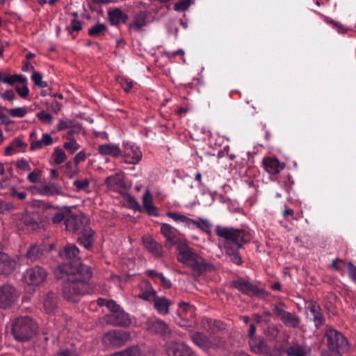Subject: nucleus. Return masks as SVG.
<instances>
[{
  "label": "nucleus",
  "mask_w": 356,
  "mask_h": 356,
  "mask_svg": "<svg viewBox=\"0 0 356 356\" xmlns=\"http://www.w3.org/2000/svg\"><path fill=\"white\" fill-rule=\"evenodd\" d=\"M55 277L64 280L62 288L63 298L76 302L88 293V282L92 276L90 268L83 264L77 266L63 265L55 270Z\"/></svg>",
  "instance_id": "1"
},
{
  "label": "nucleus",
  "mask_w": 356,
  "mask_h": 356,
  "mask_svg": "<svg viewBox=\"0 0 356 356\" xmlns=\"http://www.w3.org/2000/svg\"><path fill=\"white\" fill-rule=\"evenodd\" d=\"M177 258L179 262L190 268L193 272L199 275L207 271L214 270V266L211 263L207 262L188 246L181 249Z\"/></svg>",
  "instance_id": "2"
},
{
  "label": "nucleus",
  "mask_w": 356,
  "mask_h": 356,
  "mask_svg": "<svg viewBox=\"0 0 356 356\" xmlns=\"http://www.w3.org/2000/svg\"><path fill=\"white\" fill-rule=\"evenodd\" d=\"M216 234L218 236L225 240V248H234L236 250H239L244 243L251 240L250 233L243 229L232 227L217 225Z\"/></svg>",
  "instance_id": "3"
},
{
  "label": "nucleus",
  "mask_w": 356,
  "mask_h": 356,
  "mask_svg": "<svg viewBox=\"0 0 356 356\" xmlns=\"http://www.w3.org/2000/svg\"><path fill=\"white\" fill-rule=\"evenodd\" d=\"M14 339L20 342L30 340L37 332L38 325L27 316L16 318L10 323Z\"/></svg>",
  "instance_id": "4"
},
{
  "label": "nucleus",
  "mask_w": 356,
  "mask_h": 356,
  "mask_svg": "<svg viewBox=\"0 0 356 356\" xmlns=\"http://www.w3.org/2000/svg\"><path fill=\"white\" fill-rule=\"evenodd\" d=\"M327 346L332 350L339 353H347L350 350V344L347 338L333 327H327L325 334Z\"/></svg>",
  "instance_id": "5"
},
{
  "label": "nucleus",
  "mask_w": 356,
  "mask_h": 356,
  "mask_svg": "<svg viewBox=\"0 0 356 356\" xmlns=\"http://www.w3.org/2000/svg\"><path fill=\"white\" fill-rule=\"evenodd\" d=\"M232 286L243 294L252 297H264L266 292L256 284L243 277H238L232 282Z\"/></svg>",
  "instance_id": "6"
},
{
  "label": "nucleus",
  "mask_w": 356,
  "mask_h": 356,
  "mask_svg": "<svg viewBox=\"0 0 356 356\" xmlns=\"http://www.w3.org/2000/svg\"><path fill=\"white\" fill-rule=\"evenodd\" d=\"M19 291L13 285L4 284L0 286V308L11 307L19 299Z\"/></svg>",
  "instance_id": "7"
},
{
  "label": "nucleus",
  "mask_w": 356,
  "mask_h": 356,
  "mask_svg": "<svg viewBox=\"0 0 356 356\" xmlns=\"http://www.w3.org/2000/svg\"><path fill=\"white\" fill-rule=\"evenodd\" d=\"M284 304H280V305H273L272 311L286 326L293 328L298 327L300 323V318L295 314L284 310Z\"/></svg>",
  "instance_id": "8"
},
{
  "label": "nucleus",
  "mask_w": 356,
  "mask_h": 356,
  "mask_svg": "<svg viewBox=\"0 0 356 356\" xmlns=\"http://www.w3.org/2000/svg\"><path fill=\"white\" fill-rule=\"evenodd\" d=\"M179 307L178 312L181 318V322L179 323L180 326L186 328L194 327L196 325L195 321L192 320L195 314L194 307L187 302H181L179 303Z\"/></svg>",
  "instance_id": "9"
},
{
  "label": "nucleus",
  "mask_w": 356,
  "mask_h": 356,
  "mask_svg": "<svg viewBox=\"0 0 356 356\" xmlns=\"http://www.w3.org/2000/svg\"><path fill=\"white\" fill-rule=\"evenodd\" d=\"M106 187L113 191L122 193L130 188L124 180V176L122 172H118L108 176L105 181Z\"/></svg>",
  "instance_id": "10"
},
{
  "label": "nucleus",
  "mask_w": 356,
  "mask_h": 356,
  "mask_svg": "<svg viewBox=\"0 0 356 356\" xmlns=\"http://www.w3.org/2000/svg\"><path fill=\"white\" fill-rule=\"evenodd\" d=\"M130 339L127 332L112 330L106 333L102 339L103 343L108 346L120 347Z\"/></svg>",
  "instance_id": "11"
},
{
  "label": "nucleus",
  "mask_w": 356,
  "mask_h": 356,
  "mask_svg": "<svg viewBox=\"0 0 356 356\" xmlns=\"http://www.w3.org/2000/svg\"><path fill=\"white\" fill-rule=\"evenodd\" d=\"M123 147L122 155L126 163L136 165L141 160L142 152L135 144L126 142L123 143Z\"/></svg>",
  "instance_id": "12"
},
{
  "label": "nucleus",
  "mask_w": 356,
  "mask_h": 356,
  "mask_svg": "<svg viewBox=\"0 0 356 356\" xmlns=\"http://www.w3.org/2000/svg\"><path fill=\"white\" fill-rule=\"evenodd\" d=\"M46 270L40 266H35L26 270L24 279L29 285L38 286L46 279Z\"/></svg>",
  "instance_id": "13"
},
{
  "label": "nucleus",
  "mask_w": 356,
  "mask_h": 356,
  "mask_svg": "<svg viewBox=\"0 0 356 356\" xmlns=\"http://www.w3.org/2000/svg\"><path fill=\"white\" fill-rule=\"evenodd\" d=\"M30 149L35 151L43 148L45 146L51 145L54 140L50 134L45 133L42 135V138L38 140L36 131H32L30 134Z\"/></svg>",
  "instance_id": "14"
},
{
  "label": "nucleus",
  "mask_w": 356,
  "mask_h": 356,
  "mask_svg": "<svg viewBox=\"0 0 356 356\" xmlns=\"http://www.w3.org/2000/svg\"><path fill=\"white\" fill-rule=\"evenodd\" d=\"M264 170L270 175H277L285 168V163L275 157H265L262 161Z\"/></svg>",
  "instance_id": "15"
},
{
  "label": "nucleus",
  "mask_w": 356,
  "mask_h": 356,
  "mask_svg": "<svg viewBox=\"0 0 356 356\" xmlns=\"http://www.w3.org/2000/svg\"><path fill=\"white\" fill-rule=\"evenodd\" d=\"M146 329L153 333L166 336L170 334V330L168 325L159 319H149L145 323Z\"/></svg>",
  "instance_id": "16"
},
{
  "label": "nucleus",
  "mask_w": 356,
  "mask_h": 356,
  "mask_svg": "<svg viewBox=\"0 0 356 356\" xmlns=\"http://www.w3.org/2000/svg\"><path fill=\"white\" fill-rule=\"evenodd\" d=\"M248 345L250 351L256 355H264L270 350L265 339L260 336L256 338L249 339Z\"/></svg>",
  "instance_id": "17"
},
{
  "label": "nucleus",
  "mask_w": 356,
  "mask_h": 356,
  "mask_svg": "<svg viewBox=\"0 0 356 356\" xmlns=\"http://www.w3.org/2000/svg\"><path fill=\"white\" fill-rule=\"evenodd\" d=\"M161 232L166 241L171 245H175L179 241L180 233L175 227L167 223H162Z\"/></svg>",
  "instance_id": "18"
},
{
  "label": "nucleus",
  "mask_w": 356,
  "mask_h": 356,
  "mask_svg": "<svg viewBox=\"0 0 356 356\" xmlns=\"http://www.w3.org/2000/svg\"><path fill=\"white\" fill-rule=\"evenodd\" d=\"M307 309L313 317V321L316 327L321 326L325 318L321 312V307L318 304L314 301H309L307 303Z\"/></svg>",
  "instance_id": "19"
},
{
  "label": "nucleus",
  "mask_w": 356,
  "mask_h": 356,
  "mask_svg": "<svg viewBox=\"0 0 356 356\" xmlns=\"http://www.w3.org/2000/svg\"><path fill=\"white\" fill-rule=\"evenodd\" d=\"M38 192L40 195L48 197L64 195L62 187L58 184L52 182L42 184L38 188Z\"/></svg>",
  "instance_id": "20"
},
{
  "label": "nucleus",
  "mask_w": 356,
  "mask_h": 356,
  "mask_svg": "<svg viewBox=\"0 0 356 356\" xmlns=\"http://www.w3.org/2000/svg\"><path fill=\"white\" fill-rule=\"evenodd\" d=\"M108 317V321L114 325L128 326L131 324L129 314L120 309L112 313Z\"/></svg>",
  "instance_id": "21"
},
{
  "label": "nucleus",
  "mask_w": 356,
  "mask_h": 356,
  "mask_svg": "<svg viewBox=\"0 0 356 356\" xmlns=\"http://www.w3.org/2000/svg\"><path fill=\"white\" fill-rule=\"evenodd\" d=\"M85 217L82 215H71L65 220L66 229L76 232L81 229Z\"/></svg>",
  "instance_id": "22"
},
{
  "label": "nucleus",
  "mask_w": 356,
  "mask_h": 356,
  "mask_svg": "<svg viewBox=\"0 0 356 356\" xmlns=\"http://www.w3.org/2000/svg\"><path fill=\"white\" fill-rule=\"evenodd\" d=\"M98 152L104 156H110L114 158L122 155V150L119 145L113 143L102 144L98 146Z\"/></svg>",
  "instance_id": "23"
},
{
  "label": "nucleus",
  "mask_w": 356,
  "mask_h": 356,
  "mask_svg": "<svg viewBox=\"0 0 356 356\" xmlns=\"http://www.w3.org/2000/svg\"><path fill=\"white\" fill-rule=\"evenodd\" d=\"M143 242L145 248L149 251L155 257H161L163 254L162 245L154 241L150 236H144L143 238Z\"/></svg>",
  "instance_id": "24"
},
{
  "label": "nucleus",
  "mask_w": 356,
  "mask_h": 356,
  "mask_svg": "<svg viewBox=\"0 0 356 356\" xmlns=\"http://www.w3.org/2000/svg\"><path fill=\"white\" fill-rule=\"evenodd\" d=\"M143 206L147 213L152 216H159L157 208L154 205L153 197L149 190L143 195Z\"/></svg>",
  "instance_id": "25"
},
{
  "label": "nucleus",
  "mask_w": 356,
  "mask_h": 356,
  "mask_svg": "<svg viewBox=\"0 0 356 356\" xmlns=\"http://www.w3.org/2000/svg\"><path fill=\"white\" fill-rule=\"evenodd\" d=\"M171 304L172 302L164 296L154 297V307L160 314H168L169 313V307Z\"/></svg>",
  "instance_id": "26"
},
{
  "label": "nucleus",
  "mask_w": 356,
  "mask_h": 356,
  "mask_svg": "<svg viewBox=\"0 0 356 356\" xmlns=\"http://www.w3.org/2000/svg\"><path fill=\"white\" fill-rule=\"evenodd\" d=\"M27 143L24 141V136L15 138L10 144L5 147V154L12 155L27 147Z\"/></svg>",
  "instance_id": "27"
},
{
  "label": "nucleus",
  "mask_w": 356,
  "mask_h": 356,
  "mask_svg": "<svg viewBox=\"0 0 356 356\" xmlns=\"http://www.w3.org/2000/svg\"><path fill=\"white\" fill-rule=\"evenodd\" d=\"M37 215L33 213L24 212L20 218V221L30 230L35 231L39 228V224L36 220Z\"/></svg>",
  "instance_id": "28"
},
{
  "label": "nucleus",
  "mask_w": 356,
  "mask_h": 356,
  "mask_svg": "<svg viewBox=\"0 0 356 356\" xmlns=\"http://www.w3.org/2000/svg\"><path fill=\"white\" fill-rule=\"evenodd\" d=\"M44 308L47 314H54L57 309V296L55 293L49 291L44 300Z\"/></svg>",
  "instance_id": "29"
},
{
  "label": "nucleus",
  "mask_w": 356,
  "mask_h": 356,
  "mask_svg": "<svg viewBox=\"0 0 356 356\" xmlns=\"http://www.w3.org/2000/svg\"><path fill=\"white\" fill-rule=\"evenodd\" d=\"M108 16L111 24L114 26L120 23H125L128 19L127 15L118 8L109 10Z\"/></svg>",
  "instance_id": "30"
},
{
  "label": "nucleus",
  "mask_w": 356,
  "mask_h": 356,
  "mask_svg": "<svg viewBox=\"0 0 356 356\" xmlns=\"http://www.w3.org/2000/svg\"><path fill=\"white\" fill-rule=\"evenodd\" d=\"M15 261L8 254L0 255V273L8 274L11 273L15 268Z\"/></svg>",
  "instance_id": "31"
},
{
  "label": "nucleus",
  "mask_w": 356,
  "mask_h": 356,
  "mask_svg": "<svg viewBox=\"0 0 356 356\" xmlns=\"http://www.w3.org/2000/svg\"><path fill=\"white\" fill-rule=\"evenodd\" d=\"M192 225L195 226L204 232L210 234L212 229V223L207 219L198 218L197 219H190L188 228H192Z\"/></svg>",
  "instance_id": "32"
},
{
  "label": "nucleus",
  "mask_w": 356,
  "mask_h": 356,
  "mask_svg": "<svg viewBox=\"0 0 356 356\" xmlns=\"http://www.w3.org/2000/svg\"><path fill=\"white\" fill-rule=\"evenodd\" d=\"M95 232L90 228H86L83 229L81 236L78 239V241L86 249H89L95 240Z\"/></svg>",
  "instance_id": "33"
},
{
  "label": "nucleus",
  "mask_w": 356,
  "mask_h": 356,
  "mask_svg": "<svg viewBox=\"0 0 356 356\" xmlns=\"http://www.w3.org/2000/svg\"><path fill=\"white\" fill-rule=\"evenodd\" d=\"M193 342L204 350H209V337L201 332H195L191 336Z\"/></svg>",
  "instance_id": "34"
},
{
  "label": "nucleus",
  "mask_w": 356,
  "mask_h": 356,
  "mask_svg": "<svg viewBox=\"0 0 356 356\" xmlns=\"http://www.w3.org/2000/svg\"><path fill=\"white\" fill-rule=\"evenodd\" d=\"M285 352L289 356H306L309 348L305 345L296 343L287 348Z\"/></svg>",
  "instance_id": "35"
},
{
  "label": "nucleus",
  "mask_w": 356,
  "mask_h": 356,
  "mask_svg": "<svg viewBox=\"0 0 356 356\" xmlns=\"http://www.w3.org/2000/svg\"><path fill=\"white\" fill-rule=\"evenodd\" d=\"M147 15L143 12H140L135 15L132 23L130 24V29L135 31H139L146 25Z\"/></svg>",
  "instance_id": "36"
},
{
  "label": "nucleus",
  "mask_w": 356,
  "mask_h": 356,
  "mask_svg": "<svg viewBox=\"0 0 356 356\" xmlns=\"http://www.w3.org/2000/svg\"><path fill=\"white\" fill-rule=\"evenodd\" d=\"M60 254L63 258L68 259H76L79 257V250L76 245H68L63 249L62 252H60Z\"/></svg>",
  "instance_id": "37"
},
{
  "label": "nucleus",
  "mask_w": 356,
  "mask_h": 356,
  "mask_svg": "<svg viewBox=\"0 0 356 356\" xmlns=\"http://www.w3.org/2000/svg\"><path fill=\"white\" fill-rule=\"evenodd\" d=\"M156 291L152 288L151 284L147 282L145 283V290L138 296L143 300L150 301L151 300H154V297H156Z\"/></svg>",
  "instance_id": "38"
},
{
  "label": "nucleus",
  "mask_w": 356,
  "mask_h": 356,
  "mask_svg": "<svg viewBox=\"0 0 356 356\" xmlns=\"http://www.w3.org/2000/svg\"><path fill=\"white\" fill-rule=\"evenodd\" d=\"M226 254L229 257V259L232 263L236 265H241L242 264L241 257L238 252V250H236L234 248H225Z\"/></svg>",
  "instance_id": "39"
},
{
  "label": "nucleus",
  "mask_w": 356,
  "mask_h": 356,
  "mask_svg": "<svg viewBox=\"0 0 356 356\" xmlns=\"http://www.w3.org/2000/svg\"><path fill=\"white\" fill-rule=\"evenodd\" d=\"M202 325L205 330L214 332L216 331L215 327L217 329L221 328L222 323L210 318H203L202 320Z\"/></svg>",
  "instance_id": "40"
},
{
  "label": "nucleus",
  "mask_w": 356,
  "mask_h": 356,
  "mask_svg": "<svg viewBox=\"0 0 356 356\" xmlns=\"http://www.w3.org/2000/svg\"><path fill=\"white\" fill-rule=\"evenodd\" d=\"M42 254V249L41 248L35 244L31 245L26 253V257L31 260V261H34L40 258Z\"/></svg>",
  "instance_id": "41"
},
{
  "label": "nucleus",
  "mask_w": 356,
  "mask_h": 356,
  "mask_svg": "<svg viewBox=\"0 0 356 356\" xmlns=\"http://www.w3.org/2000/svg\"><path fill=\"white\" fill-rule=\"evenodd\" d=\"M181 342L168 341L165 343V352L168 356H177Z\"/></svg>",
  "instance_id": "42"
},
{
  "label": "nucleus",
  "mask_w": 356,
  "mask_h": 356,
  "mask_svg": "<svg viewBox=\"0 0 356 356\" xmlns=\"http://www.w3.org/2000/svg\"><path fill=\"white\" fill-rule=\"evenodd\" d=\"M28 113V108L24 107H15L10 109L6 108V115L8 114L13 118H23Z\"/></svg>",
  "instance_id": "43"
},
{
  "label": "nucleus",
  "mask_w": 356,
  "mask_h": 356,
  "mask_svg": "<svg viewBox=\"0 0 356 356\" xmlns=\"http://www.w3.org/2000/svg\"><path fill=\"white\" fill-rule=\"evenodd\" d=\"M167 216L175 222H181L184 223L186 227L189 226L191 218L186 216L185 215L177 212H168Z\"/></svg>",
  "instance_id": "44"
},
{
  "label": "nucleus",
  "mask_w": 356,
  "mask_h": 356,
  "mask_svg": "<svg viewBox=\"0 0 356 356\" xmlns=\"http://www.w3.org/2000/svg\"><path fill=\"white\" fill-rule=\"evenodd\" d=\"M53 157L54 163L57 165L63 163L67 159L65 152L59 147L54 148Z\"/></svg>",
  "instance_id": "45"
},
{
  "label": "nucleus",
  "mask_w": 356,
  "mask_h": 356,
  "mask_svg": "<svg viewBox=\"0 0 356 356\" xmlns=\"http://www.w3.org/2000/svg\"><path fill=\"white\" fill-rule=\"evenodd\" d=\"M106 30V26L104 24H97L89 29L88 34L90 36L97 37L105 34Z\"/></svg>",
  "instance_id": "46"
},
{
  "label": "nucleus",
  "mask_w": 356,
  "mask_h": 356,
  "mask_svg": "<svg viewBox=\"0 0 356 356\" xmlns=\"http://www.w3.org/2000/svg\"><path fill=\"white\" fill-rule=\"evenodd\" d=\"M17 83H26V78L21 74L9 75L8 79L5 80V83L13 86Z\"/></svg>",
  "instance_id": "47"
},
{
  "label": "nucleus",
  "mask_w": 356,
  "mask_h": 356,
  "mask_svg": "<svg viewBox=\"0 0 356 356\" xmlns=\"http://www.w3.org/2000/svg\"><path fill=\"white\" fill-rule=\"evenodd\" d=\"M140 353L138 347H131L125 350L118 352L111 356H140Z\"/></svg>",
  "instance_id": "48"
},
{
  "label": "nucleus",
  "mask_w": 356,
  "mask_h": 356,
  "mask_svg": "<svg viewBox=\"0 0 356 356\" xmlns=\"http://www.w3.org/2000/svg\"><path fill=\"white\" fill-rule=\"evenodd\" d=\"M79 171L78 166L71 161L67 162L65 165V172L70 178L77 175Z\"/></svg>",
  "instance_id": "49"
},
{
  "label": "nucleus",
  "mask_w": 356,
  "mask_h": 356,
  "mask_svg": "<svg viewBox=\"0 0 356 356\" xmlns=\"http://www.w3.org/2000/svg\"><path fill=\"white\" fill-rule=\"evenodd\" d=\"M210 344L209 346V350L211 348L216 349L218 348H221L224 345L223 339L218 336H211L209 337Z\"/></svg>",
  "instance_id": "50"
},
{
  "label": "nucleus",
  "mask_w": 356,
  "mask_h": 356,
  "mask_svg": "<svg viewBox=\"0 0 356 356\" xmlns=\"http://www.w3.org/2000/svg\"><path fill=\"white\" fill-rule=\"evenodd\" d=\"M177 356H195V354L187 344L181 342Z\"/></svg>",
  "instance_id": "51"
},
{
  "label": "nucleus",
  "mask_w": 356,
  "mask_h": 356,
  "mask_svg": "<svg viewBox=\"0 0 356 356\" xmlns=\"http://www.w3.org/2000/svg\"><path fill=\"white\" fill-rule=\"evenodd\" d=\"M31 79L34 82L35 85L44 88L48 86L46 81H42V75L38 72H33L31 76Z\"/></svg>",
  "instance_id": "52"
},
{
  "label": "nucleus",
  "mask_w": 356,
  "mask_h": 356,
  "mask_svg": "<svg viewBox=\"0 0 356 356\" xmlns=\"http://www.w3.org/2000/svg\"><path fill=\"white\" fill-rule=\"evenodd\" d=\"M341 261L346 266L350 279L356 284V266H355L352 262H346L344 261Z\"/></svg>",
  "instance_id": "53"
},
{
  "label": "nucleus",
  "mask_w": 356,
  "mask_h": 356,
  "mask_svg": "<svg viewBox=\"0 0 356 356\" xmlns=\"http://www.w3.org/2000/svg\"><path fill=\"white\" fill-rule=\"evenodd\" d=\"M49 215L51 216V221L54 224H58L61 222L65 218L64 213L60 208L55 212H49Z\"/></svg>",
  "instance_id": "54"
},
{
  "label": "nucleus",
  "mask_w": 356,
  "mask_h": 356,
  "mask_svg": "<svg viewBox=\"0 0 356 356\" xmlns=\"http://www.w3.org/2000/svg\"><path fill=\"white\" fill-rule=\"evenodd\" d=\"M36 115L37 118L44 124H51L52 123V115L44 111L38 113Z\"/></svg>",
  "instance_id": "55"
},
{
  "label": "nucleus",
  "mask_w": 356,
  "mask_h": 356,
  "mask_svg": "<svg viewBox=\"0 0 356 356\" xmlns=\"http://www.w3.org/2000/svg\"><path fill=\"white\" fill-rule=\"evenodd\" d=\"M64 147L71 153H74L80 148V145L74 138H70L68 142L64 143Z\"/></svg>",
  "instance_id": "56"
},
{
  "label": "nucleus",
  "mask_w": 356,
  "mask_h": 356,
  "mask_svg": "<svg viewBox=\"0 0 356 356\" xmlns=\"http://www.w3.org/2000/svg\"><path fill=\"white\" fill-rule=\"evenodd\" d=\"M73 185L76 187L78 191H85L88 188L89 181L87 179H76L74 181Z\"/></svg>",
  "instance_id": "57"
},
{
  "label": "nucleus",
  "mask_w": 356,
  "mask_h": 356,
  "mask_svg": "<svg viewBox=\"0 0 356 356\" xmlns=\"http://www.w3.org/2000/svg\"><path fill=\"white\" fill-rule=\"evenodd\" d=\"M15 165L18 169H19L22 171L27 172V171H30L31 170V167L29 163L28 162V161H26L24 159H21L17 160L16 161Z\"/></svg>",
  "instance_id": "58"
},
{
  "label": "nucleus",
  "mask_w": 356,
  "mask_h": 356,
  "mask_svg": "<svg viewBox=\"0 0 356 356\" xmlns=\"http://www.w3.org/2000/svg\"><path fill=\"white\" fill-rule=\"evenodd\" d=\"M190 6V0H181L175 3L174 9L176 11L186 10Z\"/></svg>",
  "instance_id": "59"
},
{
  "label": "nucleus",
  "mask_w": 356,
  "mask_h": 356,
  "mask_svg": "<svg viewBox=\"0 0 356 356\" xmlns=\"http://www.w3.org/2000/svg\"><path fill=\"white\" fill-rule=\"evenodd\" d=\"M2 99L8 101H13L16 98L15 92L12 90H6L0 92Z\"/></svg>",
  "instance_id": "60"
},
{
  "label": "nucleus",
  "mask_w": 356,
  "mask_h": 356,
  "mask_svg": "<svg viewBox=\"0 0 356 356\" xmlns=\"http://www.w3.org/2000/svg\"><path fill=\"white\" fill-rule=\"evenodd\" d=\"M10 196L13 198L23 200L26 198L27 193L24 191H18L16 188H12L10 191Z\"/></svg>",
  "instance_id": "61"
},
{
  "label": "nucleus",
  "mask_w": 356,
  "mask_h": 356,
  "mask_svg": "<svg viewBox=\"0 0 356 356\" xmlns=\"http://www.w3.org/2000/svg\"><path fill=\"white\" fill-rule=\"evenodd\" d=\"M40 172L39 171H33L29 174L28 175V180L33 184H36L40 182Z\"/></svg>",
  "instance_id": "62"
},
{
  "label": "nucleus",
  "mask_w": 356,
  "mask_h": 356,
  "mask_svg": "<svg viewBox=\"0 0 356 356\" xmlns=\"http://www.w3.org/2000/svg\"><path fill=\"white\" fill-rule=\"evenodd\" d=\"M23 86L22 88L17 86L16 90L19 95L22 98H26L29 93V90L27 87V82L26 83H22Z\"/></svg>",
  "instance_id": "63"
},
{
  "label": "nucleus",
  "mask_w": 356,
  "mask_h": 356,
  "mask_svg": "<svg viewBox=\"0 0 356 356\" xmlns=\"http://www.w3.org/2000/svg\"><path fill=\"white\" fill-rule=\"evenodd\" d=\"M120 85L124 90L128 92L133 87V82L128 79H122L120 81Z\"/></svg>",
  "instance_id": "64"
}]
</instances>
